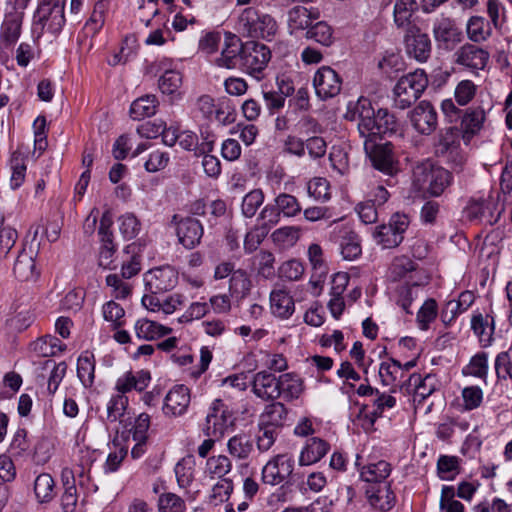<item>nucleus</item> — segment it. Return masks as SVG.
<instances>
[{"label":"nucleus","mask_w":512,"mask_h":512,"mask_svg":"<svg viewBox=\"0 0 512 512\" xmlns=\"http://www.w3.org/2000/svg\"><path fill=\"white\" fill-rule=\"evenodd\" d=\"M428 86V77L423 69L403 75L393 88V107L405 110L414 104Z\"/></svg>","instance_id":"1"},{"label":"nucleus","mask_w":512,"mask_h":512,"mask_svg":"<svg viewBox=\"0 0 512 512\" xmlns=\"http://www.w3.org/2000/svg\"><path fill=\"white\" fill-rule=\"evenodd\" d=\"M275 19L268 14H261L256 8H245L238 19L239 32L249 37L270 39L277 32Z\"/></svg>","instance_id":"2"},{"label":"nucleus","mask_w":512,"mask_h":512,"mask_svg":"<svg viewBox=\"0 0 512 512\" xmlns=\"http://www.w3.org/2000/svg\"><path fill=\"white\" fill-rule=\"evenodd\" d=\"M271 59L270 49L257 41H246L242 44L241 69L257 80L264 77V71Z\"/></svg>","instance_id":"3"},{"label":"nucleus","mask_w":512,"mask_h":512,"mask_svg":"<svg viewBox=\"0 0 512 512\" xmlns=\"http://www.w3.org/2000/svg\"><path fill=\"white\" fill-rule=\"evenodd\" d=\"M33 20L41 32L46 28L52 34L59 33L65 24L64 0L43 1L38 5Z\"/></svg>","instance_id":"4"},{"label":"nucleus","mask_w":512,"mask_h":512,"mask_svg":"<svg viewBox=\"0 0 512 512\" xmlns=\"http://www.w3.org/2000/svg\"><path fill=\"white\" fill-rule=\"evenodd\" d=\"M234 422L235 417L233 412L222 400L216 399L213 401L210 411L206 416L202 430L208 437L221 438L234 426Z\"/></svg>","instance_id":"5"},{"label":"nucleus","mask_w":512,"mask_h":512,"mask_svg":"<svg viewBox=\"0 0 512 512\" xmlns=\"http://www.w3.org/2000/svg\"><path fill=\"white\" fill-rule=\"evenodd\" d=\"M295 460L289 453L277 454L262 468L264 484L276 486L285 482L294 471Z\"/></svg>","instance_id":"6"},{"label":"nucleus","mask_w":512,"mask_h":512,"mask_svg":"<svg viewBox=\"0 0 512 512\" xmlns=\"http://www.w3.org/2000/svg\"><path fill=\"white\" fill-rule=\"evenodd\" d=\"M167 64L168 60L165 59L151 63L146 68V72L156 75L158 72L164 71L158 80L160 91L171 96L173 99L181 98L182 74L177 70L168 69Z\"/></svg>","instance_id":"7"},{"label":"nucleus","mask_w":512,"mask_h":512,"mask_svg":"<svg viewBox=\"0 0 512 512\" xmlns=\"http://www.w3.org/2000/svg\"><path fill=\"white\" fill-rule=\"evenodd\" d=\"M148 293L158 294L172 290L178 282V273L171 266H160L147 271L143 277Z\"/></svg>","instance_id":"8"},{"label":"nucleus","mask_w":512,"mask_h":512,"mask_svg":"<svg viewBox=\"0 0 512 512\" xmlns=\"http://www.w3.org/2000/svg\"><path fill=\"white\" fill-rule=\"evenodd\" d=\"M405 51L418 62H426L431 55L432 44L429 36L416 26H409L404 35Z\"/></svg>","instance_id":"9"},{"label":"nucleus","mask_w":512,"mask_h":512,"mask_svg":"<svg viewBox=\"0 0 512 512\" xmlns=\"http://www.w3.org/2000/svg\"><path fill=\"white\" fill-rule=\"evenodd\" d=\"M433 35L438 46L446 51L454 50L463 39V33L455 20L445 16L435 20Z\"/></svg>","instance_id":"10"},{"label":"nucleus","mask_w":512,"mask_h":512,"mask_svg":"<svg viewBox=\"0 0 512 512\" xmlns=\"http://www.w3.org/2000/svg\"><path fill=\"white\" fill-rule=\"evenodd\" d=\"M489 60V52L476 45V43H465L453 54V62L469 71L483 70Z\"/></svg>","instance_id":"11"},{"label":"nucleus","mask_w":512,"mask_h":512,"mask_svg":"<svg viewBox=\"0 0 512 512\" xmlns=\"http://www.w3.org/2000/svg\"><path fill=\"white\" fill-rule=\"evenodd\" d=\"M302 208L297 198L293 195L282 193L275 198L274 205H267L261 212V217L266 220L265 224H275L284 217H294L300 214Z\"/></svg>","instance_id":"12"},{"label":"nucleus","mask_w":512,"mask_h":512,"mask_svg":"<svg viewBox=\"0 0 512 512\" xmlns=\"http://www.w3.org/2000/svg\"><path fill=\"white\" fill-rule=\"evenodd\" d=\"M364 150L372 165L377 170L392 174L395 170L393 145L389 142L379 144L377 141H363Z\"/></svg>","instance_id":"13"},{"label":"nucleus","mask_w":512,"mask_h":512,"mask_svg":"<svg viewBox=\"0 0 512 512\" xmlns=\"http://www.w3.org/2000/svg\"><path fill=\"white\" fill-rule=\"evenodd\" d=\"M316 95L326 100L337 96L342 88V79L338 73L329 66L320 67L313 78Z\"/></svg>","instance_id":"14"},{"label":"nucleus","mask_w":512,"mask_h":512,"mask_svg":"<svg viewBox=\"0 0 512 512\" xmlns=\"http://www.w3.org/2000/svg\"><path fill=\"white\" fill-rule=\"evenodd\" d=\"M413 128L420 134H432L438 124L437 112L428 101H421L409 114Z\"/></svg>","instance_id":"15"},{"label":"nucleus","mask_w":512,"mask_h":512,"mask_svg":"<svg viewBox=\"0 0 512 512\" xmlns=\"http://www.w3.org/2000/svg\"><path fill=\"white\" fill-rule=\"evenodd\" d=\"M360 479L367 482L369 485L372 484H391L388 480L392 472L391 464L386 460L369 459L367 463L360 464L356 462Z\"/></svg>","instance_id":"16"},{"label":"nucleus","mask_w":512,"mask_h":512,"mask_svg":"<svg viewBox=\"0 0 512 512\" xmlns=\"http://www.w3.org/2000/svg\"><path fill=\"white\" fill-rule=\"evenodd\" d=\"M413 281H405L397 288V304L408 314H411V304L418 298L422 287L428 284L429 278L425 272L414 274Z\"/></svg>","instance_id":"17"},{"label":"nucleus","mask_w":512,"mask_h":512,"mask_svg":"<svg viewBox=\"0 0 512 512\" xmlns=\"http://www.w3.org/2000/svg\"><path fill=\"white\" fill-rule=\"evenodd\" d=\"M190 391L184 385H176L166 395L162 411L167 417H178L186 413L190 404Z\"/></svg>","instance_id":"18"},{"label":"nucleus","mask_w":512,"mask_h":512,"mask_svg":"<svg viewBox=\"0 0 512 512\" xmlns=\"http://www.w3.org/2000/svg\"><path fill=\"white\" fill-rule=\"evenodd\" d=\"M500 213L494 216L492 203L483 199H470L462 211V220L467 222H481L495 224L499 221Z\"/></svg>","instance_id":"19"},{"label":"nucleus","mask_w":512,"mask_h":512,"mask_svg":"<svg viewBox=\"0 0 512 512\" xmlns=\"http://www.w3.org/2000/svg\"><path fill=\"white\" fill-rule=\"evenodd\" d=\"M486 120L485 110L481 106L470 107L461 114L460 131L465 144H469L483 128Z\"/></svg>","instance_id":"20"},{"label":"nucleus","mask_w":512,"mask_h":512,"mask_svg":"<svg viewBox=\"0 0 512 512\" xmlns=\"http://www.w3.org/2000/svg\"><path fill=\"white\" fill-rule=\"evenodd\" d=\"M365 496L369 505L381 512L390 511L396 503V496L391 489V484L368 485Z\"/></svg>","instance_id":"21"},{"label":"nucleus","mask_w":512,"mask_h":512,"mask_svg":"<svg viewBox=\"0 0 512 512\" xmlns=\"http://www.w3.org/2000/svg\"><path fill=\"white\" fill-rule=\"evenodd\" d=\"M118 264L122 278L129 279L137 275L142 268L141 245L136 242L128 244L119 255Z\"/></svg>","instance_id":"22"},{"label":"nucleus","mask_w":512,"mask_h":512,"mask_svg":"<svg viewBox=\"0 0 512 512\" xmlns=\"http://www.w3.org/2000/svg\"><path fill=\"white\" fill-rule=\"evenodd\" d=\"M252 392L263 401L279 398L278 377L268 371L257 372L252 381Z\"/></svg>","instance_id":"23"},{"label":"nucleus","mask_w":512,"mask_h":512,"mask_svg":"<svg viewBox=\"0 0 512 512\" xmlns=\"http://www.w3.org/2000/svg\"><path fill=\"white\" fill-rule=\"evenodd\" d=\"M242 44L236 35L229 34L224 41L221 53L213 61L214 65L225 69H234L241 62Z\"/></svg>","instance_id":"24"},{"label":"nucleus","mask_w":512,"mask_h":512,"mask_svg":"<svg viewBox=\"0 0 512 512\" xmlns=\"http://www.w3.org/2000/svg\"><path fill=\"white\" fill-rule=\"evenodd\" d=\"M408 384L404 383L400 386V390L408 389V386L414 385L413 402L415 409H418L420 404L428 398L437 389V380L434 375L427 374L421 378L419 374H411L408 378Z\"/></svg>","instance_id":"25"},{"label":"nucleus","mask_w":512,"mask_h":512,"mask_svg":"<svg viewBox=\"0 0 512 512\" xmlns=\"http://www.w3.org/2000/svg\"><path fill=\"white\" fill-rule=\"evenodd\" d=\"M150 381L151 375L149 371H128L117 379L115 390L117 391V394L122 395H125L132 390L142 392L148 387Z\"/></svg>","instance_id":"26"},{"label":"nucleus","mask_w":512,"mask_h":512,"mask_svg":"<svg viewBox=\"0 0 512 512\" xmlns=\"http://www.w3.org/2000/svg\"><path fill=\"white\" fill-rule=\"evenodd\" d=\"M319 18L316 10L307 9L304 6H294L287 13V25L290 34L308 30L314 20Z\"/></svg>","instance_id":"27"},{"label":"nucleus","mask_w":512,"mask_h":512,"mask_svg":"<svg viewBox=\"0 0 512 512\" xmlns=\"http://www.w3.org/2000/svg\"><path fill=\"white\" fill-rule=\"evenodd\" d=\"M270 309L274 316L288 319L295 311L293 297L284 288H274L270 293Z\"/></svg>","instance_id":"28"},{"label":"nucleus","mask_w":512,"mask_h":512,"mask_svg":"<svg viewBox=\"0 0 512 512\" xmlns=\"http://www.w3.org/2000/svg\"><path fill=\"white\" fill-rule=\"evenodd\" d=\"M330 445L325 440L312 437L307 440L299 455V465L309 466L319 462L329 451Z\"/></svg>","instance_id":"29"},{"label":"nucleus","mask_w":512,"mask_h":512,"mask_svg":"<svg viewBox=\"0 0 512 512\" xmlns=\"http://www.w3.org/2000/svg\"><path fill=\"white\" fill-rule=\"evenodd\" d=\"M287 415L288 410L283 403L272 401L260 414L258 426L278 430L284 426Z\"/></svg>","instance_id":"30"},{"label":"nucleus","mask_w":512,"mask_h":512,"mask_svg":"<svg viewBox=\"0 0 512 512\" xmlns=\"http://www.w3.org/2000/svg\"><path fill=\"white\" fill-rule=\"evenodd\" d=\"M279 398L286 402L298 399L304 391L302 379L295 373H284L278 376Z\"/></svg>","instance_id":"31"},{"label":"nucleus","mask_w":512,"mask_h":512,"mask_svg":"<svg viewBox=\"0 0 512 512\" xmlns=\"http://www.w3.org/2000/svg\"><path fill=\"white\" fill-rule=\"evenodd\" d=\"M425 272L418 269L417 264L407 256H398L393 259L389 267V277L393 281H413L414 274Z\"/></svg>","instance_id":"32"},{"label":"nucleus","mask_w":512,"mask_h":512,"mask_svg":"<svg viewBox=\"0 0 512 512\" xmlns=\"http://www.w3.org/2000/svg\"><path fill=\"white\" fill-rule=\"evenodd\" d=\"M404 231L401 226H375L372 236L382 248H394L402 242Z\"/></svg>","instance_id":"33"},{"label":"nucleus","mask_w":512,"mask_h":512,"mask_svg":"<svg viewBox=\"0 0 512 512\" xmlns=\"http://www.w3.org/2000/svg\"><path fill=\"white\" fill-rule=\"evenodd\" d=\"M494 28L489 21L482 16H472L466 24V34L473 43H482L489 39Z\"/></svg>","instance_id":"34"},{"label":"nucleus","mask_w":512,"mask_h":512,"mask_svg":"<svg viewBox=\"0 0 512 512\" xmlns=\"http://www.w3.org/2000/svg\"><path fill=\"white\" fill-rule=\"evenodd\" d=\"M34 495L39 504L50 503L56 496V484L49 473H40L34 480Z\"/></svg>","instance_id":"35"},{"label":"nucleus","mask_w":512,"mask_h":512,"mask_svg":"<svg viewBox=\"0 0 512 512\" xmlns=\"http://www.w3.org/2000/svg\"><path fill=\"white\" fill-rule=\"evenodd\" d=\"M23 22V13H10L8 14L1 26V41L6 46L15 44L20 35Z\"/></svg>","instance_id":"36"},{"label":"nucleus","mask_w":512,"mask_h":512,"mask_svg":"<svg viewBox=\"0 0 512 512\" xmlns=\"http://www.w3.org/2000/svg\"><path fill=\"white\" fill-rule=\"evenodd\" d=\"M376 112L370 106L366 110H362L360 121L357 123V130L364 141H377L380 139L379 130L377 129Z\"/></svg>","instance_id":"37"},{"label":"nucleus","mask_w":512,"mask_h":512,"mask_svg":"<svg viewBox=\"0 0 512 512\" xmlns=\"http://www.w3.org/2000/svg\"><path fill=\"white\" fill-rule=\"evenodd\" d=\"M227 449L232 457L238 460H246L253 452L254 441L249 435L240 433L228 440Z\"/></svg>","instance_id":"38"},{"label":"nucleus","mask_w":512,"mask_h":512,"mask_svg":"<svg viewBox=\"0 0 512 512\" xmlns=\"http://www.w3.org/2000/svg\"><path fill=\"white\" fill-rule=\"evenodd\" d=\"M135 334L141 340H155L170 333L171 329L148 319H139L134 325Z\"/></svg>","instance_id":"39"},{"label":"nucleus","mask_w":512,"mask_h":512,"mask_svg":"<svg viewBox=\"0 0 512 512\" xmlns=\"http://www.w3.org/2000/svg\"><path fill=\"white\" fill-rule=\"evenodd\" d=\"M66 345L57 337L45 335L31 343V350L40 357H52L64 351Z\"/></svg>","instance_id":"40"},{"label":"nucleus","mask_w":512,"mask_h":512,"mask_svg":"<svg viewBox=\"0 0 512 512\" xmlns=\"http://www.w3.org/2000/svg\"><path fill=\"white\" fill-rule=\"evenodd\" d=\"M471 328L479 338L482 346L487 347L492 343L494 333V318L490 315L485 317L482 314L474 315L471 320Z\"/></svg>","instance_id":"41"},{"label":"nucleus","mask_w":512,"mask_h":512,"mask_svg":"<svg viewBox=\"0 0 512 512\" xmlns=\"http://www.w3.org/2000/svg\"><path fill=\"white\" fill-rule=\"evenodd\" d=\"M77 377L85 388H90L95 380V358L93 353L84 351L77 359Z\"/></svg>","instance_id":"42"},{"label":"nucleus","mask_w":512,"mask_h":512,"mask_svg":"<svg viewBox=\"0 0 512 512\" xmlns=\"http://www.w3.org/2000/svg\"><path fill=\"white\" fill-rule=\"evenodd\" d=\"M158 100L155 95H145L134 100L130 106V116L133 120H142L156 113Z\"/></svg>","instance_id":"43"},{"label":"nucleus","mask_w":512,"mask_h":512,"mask_svg":"<svg viewBox=\"0 0 512 512\" xmlns=\"http://www.w3.org/2000/svg\"><path fill=\"white\" fill-rule=\"evenodd\" d=\"M13 273L20 281H29L37 277L36 265L32 255L22 252L18 255L14 267Z\"/></svg>","instance_id":"44"},{"label":"nucleus","mask_w":512,"mask_h":512,"mask_svg":"<svg viewBox=\"0 0 512 512\" xmlns=\"http://www.w3.org/2000/svg\"><path fill=\"white\" fill-rule=\"evenodd\" d=\"M251 280L245 270L237 269L229 279V293L231 297L244 298L251 289Z\"/></svg>","instance_id":"45"},{"label":"nucleus","mask_w":512,"mask_h":512,"mask_svg":"<svg viewBox=\"0 0 512 512\" xmlns=\"http://www.w3.org/2000/svg\"><path fill=\"white\" fill-rule=\"evenodd\" d=\"M340 248L345 260H354L362 253L359 237L353 231L342 232Z\"/></svg>","instance_id":"46"},{"label":"nucleus","mask_w":512,"mask_h":512,"mask_svg":"<svg viewBox=\"0 0 512 512\" xmlns=\"http://www.w3.org/2000/svg\"><path fill=\"white\" fill-rule=\"evenodd\" d=\"M232 469V463L230 459L225 455L212 456L207 459L206 462V473L211 478H227L226 476Z\"/></svg>","instance_id":"47"},{"label":"nucleus","mask_w":512,"mask_h":512,"mask_svg":"<svg viewBox=\"0 0 512 512\" xmlns=\"http://www.w3.org/2000/svg\"><path fill=\"white\" fill-rule=\"evenodd\" d=\"M417 3L415 0H396L394 5V22L397 27L407 28L410 25V19L415 12Z\"/></svg>","instance_id":"48"},{"label":"nucleus","mask_w":512,"mask_h":512,"mask_svg":"<svg viewBox=\"0 0 512 512\" xmlns=\"http://www.w3.org/2000/svg\"><path fill=\"white\" fill-rule=\"evenodd\" d=\"M178 241L186 249H192L200 243L203 226H177Z\"/></svg>","instance_id":"49"},{"label":"nucleus","mask_w":512,"mask_h":512,"mask_svg":"<svg viewBox=\"0 0 512 512\" xmlns=\"http://www.w3.org/2000/svg\"><path fill=\"white\" fill-rule=\"evenodd\" d=\"M128 397L122 394L113 395L107 403L106 421L115 423L121 421L128 407Z\"/></svg>","instance_id":"50"},{"label":"nucleus","mask_w":512,"mask_h":512,"mask_svg":"<svg viewBox=\"0 0 512 512\" xmlns=\"http://www.w3.org/2000/svg\"><path fill=\"white\" fill-rule=\"evenodd\" d=\"M233 491V481L230 478L219 479L212 487L208 503L218 505L227 501Z\"/></svg>","instance_id":"51"},{"label":"nucleus","mask_w":512,"mask_h":512,"mask_svg":"<svg viewBox=\"0 0 512 512\" xmlns=\"http://www.w3.org/2000/svg\"><path fill=\"white\" fill-rule=\"evenodd\" d=\"M307 39H313L323 46H330L333 43V30L323 21L311 25L306 32Z\"/></svg>","instance_id":"52"},{"label":"nucleus","mask_w":512,"mask_h":512,"mask_svg":"<svg viewBox=\"0 0 512 512\" xmlns=\"http://www.w3.org/2000/svg\"><path fill=\"white\" fill-rule=\"evenodd\" d=\"M379 377L385 386L394 384L397 379L402 377V364L395 359L388 362H382L379 367Z\"/></svg>","instance_id":"53"},{"label":"nucleus","mask_w":512,"mask_h":512,"mask_svg":"<svg viewBox=\"0 0 512 512\" xmlns=\"http://www.w3.org/2000/svg\"><path fill=\"white\" fill-rule=\"evenodd\" d=\"M478 87L469 79L458 82L454 90L455 102L460 106L468 105L476 96Z\"/></svg>","instance_id":"54"},{"label":"nucleus","mask_w":512,"mask_h":512,"mask_svg":"<svg viewBox=\"0 0 512 512\" xmlns=\"http://www.w3.org/2000/svg\"><path fill=\"white\" fill-rule=\"evenodd\" d=\"M299 238L298 229L293 226H282L272 233L273 242L280 249L292 247Z\"/></svg>","instance_id":"55"},{"label":"nucleus","mask_w":512,"mask_h":512,"mask_svg":"<svg viewBox=\"0 0 512 512\" xmlns=\"http://www.w3.org/2000/svg\"><path fill=\"white\" fill-rule=\"evenodd\" d=\"M460 141L458 139V131L455 128H448L439 134L438 142L436 144V153L438 156L458 147Z\"/></svg>","instance_id":"56"},{"label":"nucleus","mask_w":512,"mask_h":512,"mask_svg":"<svg viewBox=\"0 0 512 512\" xmlns=\"http://www.w3.org/2000/svg\"><path fill=\"white\" fill-rule=\"evenodd\" d=\"M437 303L434 299L426 300L417 313V323L421 330H427L437 317Z\"/></svg>","instance_id":"57"},{"label":"nucleus","mask_w":512,"mask_h":512,"mask_svg":"<svg viewBox=\"0 0 512 512\" xmlns=\"http://www.w3.org/2000/svg\"><path fill=\"white\" fill-rule=\"evenodd\" d=\"M377 126L380 137L385 134L395 133L397 131L398 123L395 116L386 108H380L376 111Z\"/></svg>","instance_id":"58"},{"label":"nucleus","mask_w":512,"mask_h":512,"mask_svg":"<svg viewBox=\"0 0 512 512\" xmlns=\"http://www.w3.org/2000/svg\"><path fill=\"white\" fill-rule=\"evenodd\" d=\"M158 506L160 512H185L184 500L174 493H164L159 497Z\"/></svg>","instance_id":"59"},{"label":"nucleus","mask_w":512,"mask_h":512,"mask_svg":"<svg viewBox=\"0 0 512 512\" xmlns=\"http://www.w3.org/2000/svg\"><path fill=\"white\" fill-rule=\"evenodd\" d=\"M487 370V354L478 353L471 358L469 364L463 369V374L478 378H485L487 375Z\"/></svg>","instance_id":"60"},{"label":"nucleus","mask_w":512,"mask_h":512,"mask_svg":"<svg viewBox=\"0 0 512 512\" xmlns=\"http://www.w3.org/2000/svg\"><path fill=\"white\" fill-rule=\"evenodd\" d=\"M177 483L181 488H186L193 480V462L191 459H181L175 466Z\"/></svg>","instance_id":"61"},{"label":"nucleus","mask_w":512,"mask_h":512,"mask_svg":"<svg viewBox=\"0 0 512 512\" xmlns=\"http://www.w3.org/2000/svg\"><path fill=\"white\" fill-rule=\"evenodd\" d=\"M464 408L467 411L478 408L483 401V391L478 386H468L462 390Z\"/></svg>","instance_id":"62"},{"label":"nucleus","mask_w":512,"mask_h":512,"mask_svg":"<svg viewBox=\"0 0 512 512\" xmlns=\"http://www.w3.org/2000/svg\"><path fill=\"white\" fill-rule=\"evenodd\" d=\"M304 273V266L298 260L292 259L284 262L279 267V277L285 278L289 281L299 280Z\"/></svg>","instance_id":"63"},{"label":"nucleus","mask_w":512,"mask_h":512,"mask_svg":"<svg viewBox=\"0 0 512 512\" xmlns=\"http://www.w3.org/2000/svg\"><path fill=\"white\" fill-rule=\"evenodd\" d=\"M458 459L455 456H440L437 462V470L441 479L450 480L457 473Z\"/></svg>","instance_id":"64"}]
</instances>
